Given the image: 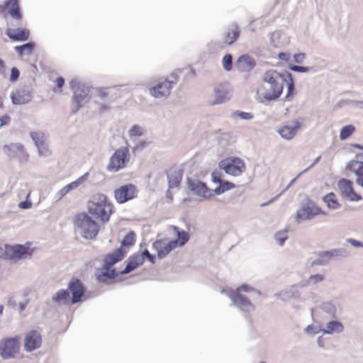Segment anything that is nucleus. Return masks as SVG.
<instances>
[{"instance_id":"f257e3e1","label":"nucleus","mask_w":363,"mask_h":363,"mask_svg":"<svg viewBox=\"0 0 363 363\" xmlns=\"http://www.w3.org/2000/svg\"><path fill=\"white\" fill-rule=\"evenodd\" d=\"M263 80L268 83L270 87L269 91H266L263 87H259L257 89L259 99L262 102L277 99L283 92L284 82L287 84L286 97H290L294 94V84L292 75L290 73L285 77L276 70H268L264 73Z\"/></svg>"},{"instance_id":"f03ea898","label":"nucleus","mask_w":363,"mask_h":363,"mask_svg":"<svg viewBox=\"0 0 363 363\" xmlns=\"http://www.w3.org/2000/svg\"><path fill=\"white\" fill-rule=\"evenodd\" d=\"M87 211L92 218L107 223L113 213V206L106 195L96 193L88 201Z\"/></svg>"},{"instance_id":"7ed1b4c3","label":"nucleus","mask_w":363,"mask_h":363,"mask_svg":"<svg viewBox=\"0 0 363 363\" xmlns=\"http://www.w3.org/2000/svg\"><path fill=\"white\" fill-rule=\"evenodd\" d=\"M177 231V238L174 240L161 239L156 240L153 243V247L157 252L160 258H163L167 255L172 250L182 247L189 240V235L184 230H179L178 228L174 227Z\"/></svg>"},{"instance_id":"20e7f679","label":"nucleus","mask_w":363,"mask_h":363,"mask_svg":"<svg viewBox=\"0 0 363 363\" xmlns=\"http://www.w3.org/2000/svg\"><path fill=\"white\" fill-rule=\"evenodd\" d=\"M118 91V89L116 87L96 88L93 94L94 102L96 105V109L99 112L108 110L110 102L119 96Z\"/></svg>"},{"instance_id":"39448f33","label":"nucleus","mask_w":363,"mask_h":363,"mask_svg":"<svg viewBox=\"0 0 363 363\" xmlns=\"http://www.w3.org/2000/svg\"><path fill=\"white\" fill-rule=\"evenodd\" d=\"M75 225L81 230V234L86 239H94L99 231V224L91 216L83 213L76 216Z\"/></svg>"},{"instance_id":"423d86ee","label":"nucleus","mask_w":363,"mask_h":363,"mask_svg":"<svg viewBox=\"0 0 363 363\" xmlns=\"http://www.w3.org/2000/svg\"><path fill=\"white\" fill-rule=\"evenodd\" d=\"M218 167L225 174L234 177H240L247 169L245 161L240 157L235 156L221 160Z\"/></svg>"},{"instance_id":"0eeeda50","label":"nucleus","mask_w":363,"mask_h":363,"mask_svg":"<svg viewBox=\"0 0 363 363\" xmlns=\"http://www.w3.org/2000/svg\"><path fill=\"white\" fill-rule=\"evenodd\" d=\"M21 337H6L0 342V355L4 359H14L21 353Z\"/></svg>"},{"instance_id":"6e6552de","label":"nucleus","mask_w":363,"mask_h":363,"mask_svg":"<svg viewBox=\"0 0 363 363\" xmlns=\"http://www.w3.org/2000/svg\"><path fill=\"white\" fill-rule=\"evenodd\" d=\"M351 147L358 149L359 152L356 153L355 160H351L347 162L346 169L355 174L357 184L363 188V161L359 160H363V146L353 143L351 144Z\"/></svg>"},{"instance_id":"1a4fd4ad","label":"nucleus","mask_w":363,"mask_h":363,"mask_svg":"<svg viewBox=\"0 0 363 363\" xmlns=\"http://www.w3.org/2000/svg\"><path fill=\"white\" fill-rule=\"evenodd\" d=\"M31 245V242H26L24 245H6L5 256L7 259L14 260L27 258L34 252V248Z\"/></svg>"},{"instance_id":"9d476101","label":"nucleus","mask_w":363,"mask_h":363,"mask_svg":"<svg viewBox=\"0 0 363 363\" xmlns=\"http://www.w3.org/2000/svg\"><path fill=\"white\" fill-rule=\"evenodd\" d=\"M129 150L128 147H121L115 151L110 157L107 165L109 172H116L125 168L128 161Z\"/></svg>"},{"instance_id":"9b49d317","label":"nucleus","mask_w":363,"mask_h":363,"mask_svg":"<svg viewBox=\"0 0 363 363\" xmlns=\"http://www.w3.org/2000/svg\"><path fill=\"white\" fill-rule=\"evenodd\" d=\"M253 289L247 284L239 286L236 291L231 294L230 298L235 305L243 311H250L254 308L253 305L248 298L242 294L243 292H250Z\"/></svg>"},{"instance_id":"f8f14e48","label":"nucleus","mask_w":363,"mask_h":363,"mask_svg":"<svg viewBox=\"0 0 363 363\" xmlns=\"http://www.w3.org/2000/svg\"><path fill=\"white\" fill-rule=\"evenodd\" d=\"M136 194L137 188L132 184L121 186L114 191V197L118 203H123L133 199Z\"/></svg>"},{"instance_id":"ddd939ff","label":"nucleus","mask_w":363,"mask_h":363,"mask_svg":"<svg viewBox=\"0 0 363 363\" xmlns=\"http://www.w3.org/2000/svg\"><path fill=\"white\" fill-rule=\"evenodd\" d=\"M0 13L2 14L7 13L12 18L18 21L23 18L18 0L5 1L0 5Z\"/></svg>"},{"instance_id":"4468645a","label":"nucleus","mask_w":363,"mask_h":363,"mask_svg":"<svg viewBox=\"0 0 363 363\" xmlns=\"http://www.w3.org/2000/svg\"><path fill=\"white\" fill-rule=\"evenodd\" d=\"M43 338L40 333L36 330L28 331L24 339V348L27 352L34 351L41 347Z\"/></svg>"},{"instance_id":"2eb2a0df","label":"nucleus","mask_w":363,"mask_h":363,"mask_svg":"<svg viewBox=\"0 0 363 363\" xmlns=\"http://www.w3.org/2000/svg\"><path fill=\"white\" fill-rule=\"evenodd\" d=\"M337 186L341 195L350 201H357L362 199L361 196L354 191L352 181L341 179L337 183Z\"/></svg>"},{"instance_id":"dca6fc26","label":"nucleus","mask_w":363,"mask_h":363,"mask_svg":"<svg viewBox=\"0 0 363 363\" xmlns=\"http://www.w3.org/2000/svg\"><path fill=\"white\" fill-rule=\"evenodd\" d=\"M187 185L194 194L205 199H210L214 196L213 190L209 189L205 183L199 180L189 179Z\"/></svg>"},{"instance_id":"f3484780","label":"nucleus","mask_w":363,"mask_h":363,"mask_svg":"<svg viewBox=\"0 0 363 363\" xmlns=\"http://www.w3.org/2000/svg\"><path fill=\"white\" fill-rule=\"evenodd\" d=\"M211 180L213 183L219 184V186L213 190L214 195L221 194L227 191L235 189L236 186L231 182L222 180L221 174L218 170H214L212 172Z\"/></svg>"},{"instance_id":"a211bd4d","label":"nucleus","mask_w":363,"mask_h":363,"mask_svg":"<svg viewBox=\"0 0 363 363\" xmlns=\"http://www.w3.org/2000/svg\"><path fill=\"white\" fill-rule=\"evenodd\" d=\"M68 288L72 296V303H76L79 302L85 292L84 286L80 280L77 278H72L69 283Z\"/></svg>"},{"instance_id":"6ab92c4d","label":"nucleus","mask_w":363,"mask_h":363,"mask_svg":"<svg viewBox=\"0 0 363 363\" xmlns=\"http://www.w3.org/2000/svg\"><path fill=\"white\" fill-rule=\"evenodd\" d=\"M172 87V82L165 79L152 87L150 89V94L156 98L166 96L169 95Z\"/></svg>"},{"instance_id":"aec40b11","label":"nucleus","mask_w":363,"mask_h":363,"mask_svg":"<svg viewBox=\"0 0 363 363\" xmlns=\"http://www.w3.org/2000/svg\"><path fill=\"white\" fill-rule=\"evenodd\" d=\"M256 65L255 60L247 55H242L237 60L235 66L240 72H250Z\"/></svg>"},{"instance_id":"412c9836","label":"nucleus","mask_w":363,"mask_h":363,"mask_svg":"<svg viewBox=\"0 0 363 363\" xmlns=\"http://www.w3.org/2000/svg\"><path fill=\"white\" fill-rule=\"evenodd\" d=\"M167 174L169 188L179 186L182 179V170L178 167H172L168 169Z\"/></svg>"},{"instance_id":"4be33fe9","label":"nucleus","mask_w":363,"mask_h":363,"mask_svg":"<svg viewBox=\"0 0 363 363\" xmlns=\"http://www.w3.org/2000/svg\"><path fill=\"white\" fill-rule=\"evenodd\" d=\"M320 213L321 210L315 205H306L297 212L296 216L298 219L308 220Z\"/></svg>"},{"instance_id":"5701e85b","label":"nucleus","mask_w":363,"mask_h":363,"mask_svg":"<svg viewBox=\"0 0 363 363\" xmlns=\"http://www.w3.org/2000/svg\"><path fill=\"white\" fill-rule=\"evenodd\" d=\"M6 34L13 41H26L29 38L30 31L26 28H9Z\"/></svg>"},{"instance_id":"b1692460","label":"nucleus","mask_w":363,"mask_h":363,"mask_svg":"<svg viewBox=\"0 0 363 363\" xmlns=\"http://www.w3.org/2000/svg\"><path fill=\"white\" fill-rule=\"evenodd\" d=\"M89 91L86 89H82L75 91L72 97V103L74 105L73 111H77L82 107L84 103L89 101Z\"/></svg>"},{"instance_id":"393cba45","label":"nucleus","mask_w":363,"mask_h":363,"mask_svg":"<svg viewBox=\"0 0 363 363\" xmlns=\"http://www.w3.org/2000/svg\"><path fill=\"white\" fill-rule=\"evenodd\" d=\"M301 128V124L298 121H295L293 125H283L278 132L281 136L286 140H291L296 134L297 130Z\"/></svg>"},{"instance_id":"a878e982","label":"nucleus","mask_w":363,"mask_h":363,"mask_svg":"<svg viewBox=\"0 0 363 363\" xmlns=\"http://www.w3.org/2000/svg\"><path fill=\"white\" fill-rule=\"evenodd\" d=\"M4 152L9 157H17L25 153L24 146L20 143H11L3 147Z\"/></svg>"},{"instance_id":"bb28decb","label":"nucleus","mask_w":363,"mask_h":363,"mask_svg":"<svg viewBox=\"0 0 363 363\" xmlns=\"http://www.w3.org/2000/svg\"><path fill=\"white\" fill-rule=\"evenodd\" d=\"M124 257V253L121 248L115 250L112 253L108 254L104 259V268H110L116 262L121 261Z\"/></svg>"},{"instance_id":"cd10ccee","label":"nucleus","mask_w":363,"mask_h":363,"mask_svg":"<svg viewBox=\"0 0 363 363\" xmlns=\"http://www.w3.org/2000/svg\"><path fill=\"white\" fill-rule=\"evenodd\" d=\"M340 252L338 250H332L328 251H323L318 254V259L314 261L313 264H325L332 259L340 256Z\"/></svg>"},{"instance_id":"c85d7f7f","label":"nucleus","mask_w":363,"mask_h":363,"mask_svg":"<svg viewBox=\"0 0 363 363\" xmlns=\"http://www.w3.org/2000/svg\"><path fill=\"white\" fill-rule=\"evenodd\" d=\"M30 94L24 89H18L12 93L11 99L14 104H24L30 101Z\"/></svg>"},{"instance_id":"c756f323","label":"nucleus","mask_w":363,"mask_h":363,"mask_svg":"<svg viewBox=\"0 0 363 363\" xmlns=\"http://www.w3.org/2000/svg\"><path fill=\"white\" fill-rule=\"evenodd\" d=\"M216 99L212 105L224 103L230 99L228 89L224 85H220L215 89Z\"/></svg>"},{"instance_id":"7c9ffc66","label":"nucleus","mask_w":363,"mask_h":363,"mask_svg":"<svg viewBox=\"0 0 363 363\" xmlns=\"http://www.w3.org/2000/svg\"><path fill=\"white\" fill-rule=\"evenodd\" d=\"M240 33V31L238 25H233L225 33L223 43L226 45H232L238 39Z\"/></svg>"},{"instance_id":"2f4dec72","label":"nucleus","mask_w":363,"mask_h":363,"mask_svg":"<svg viewBox=\"0 0 363 363\" xmlns=\"http://www.w3.org/2000/svg\"><path fill=\"white\" fill-rule=\"evenodd\" d=\"M143 264V257L142 255H135L130 258L125 268L123 269V274H128L137 269Z\"/></svg>"},{"instance_id":"473e14b6","label":"nucleus","mask_w":363,"mask_h":363,"mask_svg":"<svg viewBox=\"0 0 363 363\" xmlns=\"http://www.w3.org/2000/svg\"><path fill=\"white\" fill-rule=\"evenodd\" d=\"M116 275L115 271L111 270L109 272V268H104L101 270H98L96 272L97 279L99 281L105 282L108 279L113 278Z\"/></svg>"},{"instance_id":"72a5a7b5","label":"nucleus","mask_w":363,"mask_h":363,"mask_svg":"<svg viewBox=\"0 0 363 363\" xmlns=\"http://www.w3.org/2000/svg\"><path fill=\"white\" fill-rule=\"evenodd\" d=\"M35 48V43L32 42H29L23 45H18L15 47L16 51L18 53L20 56H23L24 54L30 55L32 54Z\"/></svg>"},{"instance_id":"f704fd0d","label":"nucleus","mask_w":363,"mask_h":363,"mask_svg":"<svg viewBox=\"0 0 363 363\" xmlns=\"http://www.w3.org/2000/svg\"><path fill=\"white\" fill-rule=\"evenodd\" d=\"M343 330V325L338 321H330L327 324V328L324 330L325 333L331 334L334 332L340 333Z\"/></svg>"},{"instance_id":"c9c22d12","label":"nucleus","mask_w":363,"mask_h":363,"mask_svg":"<svg viewBox=\"0 0 363 363\" xmlns=\"http://www.w3.org/2000/svg\"><path fill=\"white\" fill-rule=\"evenodd\" d=\"M323 201L330 208L336 209L340 206L336 195L333 193H330L324 196Z\"/></svg>"},{"instance_id":"e433bc0d","label":"nucleus","mask_w":363,"mask_h":363,"mask_svg":"<svg viewBox=\"0 0 363 363\" xmlns=\"http://www.w3.org/2000/svg\"><path fill=\"white\" fill-rule=\"evenodd\" d=\"M69 294L66 290H60L58 291L55 296L52 297V301L54 302H63L65 303H69Z\"/></svg>"},{"instance_id":"4c0bfd02","label":"nucleus","mask_w":363,"mask_h":363,"mask_svg":"<svg viewBox=\"0 0 363 363\" xmlns=\"http://www.w3.org/2000/svg\"><path fill=\"white\" fill-rule=\"evenodd\" d=\"M30 137L34 141L36 147L46 143V135L43 132H32L30 133Z\"/></svg>"},{"instance_id":"58836bf2","label":"nucleus","mask_w":363,"mask_h":363,"mask_svg":"<svg viewBox=\"0 0 363 363\" xmlns=\"http://www.w3.org/2000/svg\"><path fill=\"white\" fill-rule=\"evenodd\" d=\"M356 128L353 125H347L344 126L340 133V138L345 140L351 136L355 131Z\"/></svg>"},{"instance_id":"ea45409f","label":"nucleus","mask_w":363,"mask_h":363,"mask_svg":"<svg viewBox=\"0 0 363 363\" xmlns=\"http://www.w3.org/2000/svg\"><path fill=\"white\" fill-rule=\"evenodd\" d=\"M136 235L133 231L129 232L123 239L121 244L123 246L130 247L135 244Z\"/></svg>"},{"instance_id":"a19ab883","label":"nucleus","mask_w":363,"mask_h":363,"mask_svg":"<svg viewBox=\"0 0 363 363\" xmlns=\"http://www.w3.org/2000/svg\"><path fill=\"white\" fill-rule=\"evenodd\" d=\"M223 66L226 71H230L233 67V57L230 54L225 55L222 60Z\"/></svg>"},{"instance_id":"79ce46f5","label":"nucleus","mask_w":363,"mask_h":363,"mask_svg":"<svg viewBox=\"0 0 363 363\" xmlns=\"http://www.w3.org/2000/svg\"><path fill=\"white\" fill-rule=\"evenodd\" d=\"M129 135L130 137H139L143 135V129L138 125H134L129 130Z\"/></svg>"},{"instance_id":"37998d69","label":"nucleus","mask_w":363,"mask_h":363,"mask_svg":"<svg viewBox=\"0 0 363 363\" xmlns=\"http://www.w3.org/2000/svg\"><path fill=\"white\" fill-rule=\"evenodd\" d=\"M37 148L38 150L39 155L41 156H48L51 153L46 143L38 146Z\"/></svg>"},{"instance_id":"c03bdc74","label":"nucleus","mask_w":363,"mask_h":363,"mask_svg":"<svg viewBox=\"0 0 363 363\" xmlns=\"http://www.w3.org/2000/svg\"><path fill=\"white\" fill-rule=\"evenodd\" d=\"M287 238L286 232H279L276 234V240L280 245H283Z\"/></svg>"},{"instance_id":"a18cd8bd","label":"nucleus","mask_w":363,"mask_h":363,"mask_svg":"<svg viewBox=\"0 0 363 363\" xmlns=\"http://www.w3.org/2000/svg\"><path fill=\"white\" fill-rule=\"evenodd\" d=\"M20 76V72L16 67H13L11 71V74L9 77V80L12 82H14L18 80Z\"/></svg>"},{"instance_id":"49530a36","label":"nucleus","mask_w":363,"mask_h":363,"mask_svg":"<svg viewBox=\"0 0 363 363\" xmlns=\"http://www.w3.org/2000/svg\"><path fill=\"white\" fill-rule=\"evenodd\" d=\"M324 279V277L322 274H314L311 275L308 281L311 284H317L318 282L322 281Z\"/></svg>"},{"instance_id":"de8ad7c7","label":"nucleus","mask_w":363,"mask_h":363,"mask_svg":"<svg viewBox=\"0 0 363 363\" xmlns=\"http://www.w3.org/2000/svg\"><path fill=\"white\" fill-rule=\"evenodd\" d=\"M30 192H29L27 195V198H26V200L25 201H22L19 203L18 206L21 208H23V209H27V208H31L32 206V202L28 200L29 197H30Z\"/></svg>"},{"instance_id":"09e8293b","label":"nucleus","mask_w":363,"mask_h":363,"mask_svg":"<svg viewBox=\"0 0 363 363\" xmlns=\"http://www.w3.org/2000/svg\"><path fill=\"white\" fill-rule=\"evenodd\" d=\"M140 255H142L143 257V262L145 261V259H147L149 262H150L151 263L153 264L155 262V257L152 255H151L149 252V251L146 249L143 250Z\"/></svg>"},{"instance_id":"8fccbe9b","label":"nucleus","mask_w":363,"mask_h":363,"mask_svg":"<svg viewBox=\"0 0 363 363\" xmlns=\"http://www.w3.org/2000/svg\"><path fill=\"white\" fill-rule=\"evenodd\" d=\"M235 114L245 120H250L253 118L252 113L248 112L237 111L235 113Z\"/></svg>"},{"instance_id":"3c124183","label":"nucleus","mask_w":363,"mask_h":363,"mask_svg":"<svg viewBox=\"0 0 363 363\" xmlns=\"http://www.w3.org/2000/svg\"><path fill=\"white\" fill-rule=\"evenodd\" d=\"M289 69L294 72H306L308 70V68L306 67H301V66H297V65H289Z\"/></svg>"},{"instance_id":"603ef678","label":"nucleus","mask_w":363,"mask_h":363,"mask_svg":"<svg viewBox=\"0 0 363 363\" xmlns=\"http://www.w3.org/2000/svg\"><path fill=\"white\" fill-rule=\"evenodd\" d=\"M11 121V118L8 114L0 116V127L8 125Z\"/></svg>"},{"instance_id":"864d4df0","label":"nucleus","mask_w":363,"mask_h":363,"mask_svg":"<svg viewBox=\"0 0 363 363\" xmlns=\"http://www.w3.org/2000/svg\"><path fill=\"white\" fill-rule=\"evenodd\" d=\"M82 182V178H79L77 180L72 182L70 184H67V186L69 189V190L71 191L74 189L77 188Z\"/></svg>"},{"instance_id":"5fc2aeb1","label":"nucleus","mask_w":363,"mask_h":363,"mask_svg":"<svg viewBox=\"0 0 363 363\" xmlns=\"http://www.w3.org/2000/svg\"><path fill=\"white\" fill-rule=\"evenodd\" d=\"M305 58V55L303 53L296 54L294 55V60L297 63H301Z\"/></svg>"},{"instance_id":"6e6d98bb","label":"nucleus","mask_w":363,"mask_h":363,"mask_svg":"<svg viewBox=\"0 0 363 363\" xmlns=\"http://www.w3.org/2000/svg\"><path fill=\"white\" fill-rule=\"evenodd\" d=\"M70 191L69 189L68 188L67 185L65 186L62 189H61L59 192H58V194L60 196V198H62L63 196H65L66 194H67Z\"/></svg>"},{"instance_id":"4d7b16f0","label":"nucleus","mask_w":363,"mask_h":363,"mask_svg":"<svg viewBox=\"0 0 363 363\" xmlns=\"http://www.w3.org/2000/svg\"><path fill=\"white\" fill-rule=\"evenodd\" d=\"M6 65L4 60L0 59V74L6 77Z\"/></svg>"},{"instance_id":"13d9d810","label":"nucleus","mask_w":363,"mask_h":363,"mask_svg":"<svg viewBox=\"0 0 363 363\" xmlns=\"http://www.w3.org/2000/svg\"><path fill=\"white\" fill-rule=\"evenodd\" d=\"M56 85L58 88L61 89L65 84V79L62 77H59L55 80Z\"/></svg>"},{"instance_id":"bf43d9fd","label":"nucleus","mask_w":363,"mask_h":363,"mask_svg":"<svg viewBox=\"0 0 363 363\" xmlns=\"http://www.w3.org/2000/svg\"><path fill=\"white\" fill-rule=\"evenodd\" d=\"M279 58L281 60H284V61H289V55L287 54V53H284V52H281L279 54Z\"/></svg>"},{"instance_id":"052dcab7","label":"nucleus","mask_w":363,"mask_h":363,"mask_svg":"<svg viewBox=\"0 0 363 363\" xmlns=\"http://www.w3.org/2000/svg\"><path fill=\"white\" fill-rule=\"evenodd\" d=\"M349 242L350 243H351L353 246H355V247H359V246H361V243L360 242L354 240V239H350L349 240Z\"/></svg>"},{"instance_id":"680f3d73","label":"nucleus","mask_w":363,"mask_h":363,"mask_svg":"<svg viewBox=\"0 0 363 363\" xmlns=\"http://www.w3.org/2000/svg\"><path fill=\"white\" fill-rule=\"evenodd\" d=\"M3 310H4V306H0V316L2 315Z\"/></svg>"},{"instance_id":"e2e57ef3","label":"nucleus","mask_w":363,"mask_h":363,"mask_svg":"<svg viewBox=\"0 0 363 363\" xmlns=\"http://www.w3.org/2000/svg\"><path fill=\"white\" fill-rule=\"evenodd\" d=\"M2 254H3V250H2L1 247L0 246V257L2 256Z\"/></svg>"},{"instance_id":"0e129e2a","label":"nucleus","mask_w":363,"mask_h":363,"mask_svg":"<svg viewBox=\"0 0 363 363\" xmlns=\"http://www.w3.org/2000/svg\"><path fill=\"white\" fill-rule=\"evenodd\" d=\"M3 107V102L0 100V108Z\"/></svg>"},{"instance_id":"69168bd1","label":"nucleus","mask_w":363,"mask_h":363,"mask_svg":"<svg viewBox=\"0 0 363 363\" xmlns=\"http://www.w3.org/2000/svg\"><path fill=\"white\" fill-rule=\"evenodd\" d=\"M262 363H264V362H262Z\"/></svg>"}]
</instances>
